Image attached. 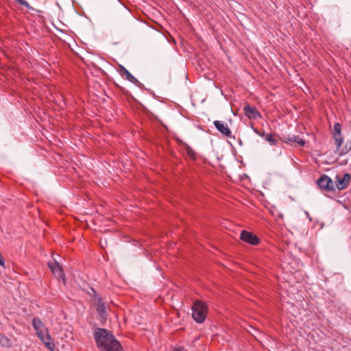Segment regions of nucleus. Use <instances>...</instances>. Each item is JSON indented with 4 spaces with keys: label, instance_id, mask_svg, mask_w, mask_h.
Segmentation results:
<instances>
[{
    "label": "nucleus",
    "instance_id": "nucleus-1",
    "mask_svg": "<svg viewBox=\"0 0 351 351\" xmlns=\"http://www.w3.org/2000/svg\"><path fill=\"white\" fill-rule=\"evenodd\" d=\"M94 337L101 351H124L119 341L106 329L97 328Z\"/></svg>",
    "mask_w": 351,
    "mask_h": 351
},
{
    "label": "nucleus",
    "instance_id": "nucleus-2",
    "mask_svg": "<svg viewBox=\"0 0 351 351\" xmlns=\"http://www.w3.org/2000/svg\"><path fill=\"white\" fill-rule=\"evenodd\" d=\"M192 317L197 323H202L205 319L208 312L206 304L200 301L195 300L192 306Z\"/></svg>",
    "mask_w": 351,
    "mask_h": 351
},
{
    "label": "nucleus",
    "instance_id": "nucleus-3",
    "mask_svg": "<svg viewBox=\"0 0 351 351\" xmlns=\"http://www.w3.org/2000/svg\"><path fill=\"white\" fill-rule=\"evenodd\" d=\"M336 186L338 190H344L349 186L351 181V176L349 173H345L342 177L337 175L335 177Z\"/></svg>",
    "mask_w": 351,
    "mask_h": 351
},
{
    "label": "nucleus",
    "instance_id": "nucleus-4",
    "mask_svg": "<svg viewBox=\"0 0 351 351\" xmlns=\"http://www.w3.org/2000/svg\"><path fill=\"white\" fill-rule=\"evenodd\" d=\"M317 184L321 189L326 191L334 190L332 180L326 175H322L317 181Z\"/></svg>",
    "mask_w": 351,
    "mask_h": 351
},
{
    "label": "nucleus",
    "instance_id": "nucleus-5",
    "mask_svg": "<svg viewBox=\"0 0 351 351\" xmlns=\"http://www.w3.org/2000/svg\"><path fill=\"white\" fill-rule=\"evenodd\" d=\"M47 265L53 274L56 276L57 278H62L64 282V274L63 272L62 268L60 267L59 263L56 261H49Z\"/></svg>",
    "mask_w": 351,
    "mask_h": 351
},
{
    "label": "nucleus",
    "instance_id": "nucleus-6",
    "mask_svg": "<svg viewBox=\"0 0 351 351\" xmlns=\"http://www.w3.org/2000/svg\"><path fill=\"white\" fill-rule=\"evenodd\" d=\"M240 239L249 244L256 245L259 243V239L255 234L246 230H243L241 233Z\"/></svg>",
    "mask_w": 351,
    "mask_h": 351
},
{
    "label": "nucleus",
    "instance_id": "nucleus-7",
    "mask_svg": "<svg viewBox=\"0 0 351 351\" xmlns=\"http://www.w3.org/2000/svg\"><path fill=\"white\" fill-rule=\"evenodd\" d=\"M214 125L215 128L226 137L232 138L233 137L232 132L229 128L227 123L221 121H215Z\"/></svg>",
    "mask_w": 351,
    "mask_h": 351
},
{
    "label": "nucleus",
    "instance_id": "nucleus-8",
    "mask_svg": "<svg viewBox=\"0 0 351 351\" xmlns=\"http://www.w3.org/2000/svg\"><path fill=\"white\" fill-rule=\"evenodd\" d=\"M97 311L101 322L104 323L107 319L108 314L106 311V305L101 298H99L97 300Z\"/></svg>",
    "mask_w": 351,
    "mask_h": 351
},
{
    "label": "nucleus",
    "instance_id": "nucleus-9",
    "mask_svg": "<svg viewBox=\"0 0 351 351\" xmlns=\"http://www.w3.org/2000/svg\"><path fill=\"white\" fill-rule=\"evenodd\" d=\"M243 110L245 116H247L249 119H256L258 117H261V114L256 110V108L250 105L245 106Z\"/></svg>",
    "mask_w": 351,
    "mask_h": 351
},
{
    "label": "nucleus",
    "instance_id": "nucleus-10",
    "mask_svg": "<svg viewBox=\"0 0 351 351\" xmlns=\"http://www.w3.org/2000/svg\"><path fill=\"white\" fill-rule=\"evenodd\" d=\"M45 346L51 351H53L55 350V344L51 339V335L49 333L43 337V339H40Z\"/></svg>",
    "mask_w": 351,
    "mask_h": 351
},
{
    "label": "nucleus",
    "instance_id": "nucleus-11",
    "mask_svg": "<svg viewBox=\"0 0 351 351\" xmlns=\"http://www.w3.org/2000/svg\"><path fill=\"white\" fill-rule=\"evenodd\" d=\"M121 69V75L125 76V78L130 81L131 82H133L136 84L138 82V80L123 66H120Z\"/></svg>",
    "mask_w": 351,
    "mask_h": 351
},
{
    "label": "nucleus",
    "instance_id": "nucleus-12",
    "mask_svg": "<svg viewBox=\"0 0 351 351\" xmlns=\"http://www.w3.org/2000/svg\"><path fill=\"white\" fill-rule=\"evenodd\" d=\"M12 342L10 339L0 333V345L3 347L9 348L12 346Z\"/></svg>",
    "mask_w": 351,
    "mask_h": 351
},
{
    "label": "nucleus",
    "instance_id": "nucleus-13",
    "mask_svg": "<svg viewBox=\"0 0 351 351\" xmlns=\"http://www.w3.org/2000/svg\"><path fill=\"white\" fill-rule=\"evenodd\" d=\"M32 326L36 330V332L46 328L44 324L41 322V320L38 318H34L33 319Z\"/></svg>",
    "mask_w": 351,
    "mask_h": 351
},
{
    "label": "nucleus",
    "instance_id": "nucleus-14",
    "mask_svg": "<svg viewBox=\"0 0 351 351\" xmlns=\"http://www.w3.org/2000/svg\"><path fill=\"white\" fill-rule=\"evenodd\" d=\"M333 137H334V139L335 141L337 149H339L341 147V146L343 142V136H342L341 134H334Z\"/></svg>",
    "mask_w": 351,
    "mask_h": 351
},
{
    "label": "nucleus",
    "instance_id": "nucleus-15",
    "mask_svg": "<svg viewBox=\"0 0 351 351\" xmlns=\"http://www.w3.org/2000/svg\"><path fill=\"white\" fill-rule=\"evenodd\" d=\"M291 142H295L301 146L304 145L305 141L297 136H293L289 139Z\"/></svg>",
    "mask_w": 351,
    "mask_h": 351
},
{
    "label": "nucleus",
    "instance_id": "nucleus-16",
    "mask_svg": "<svg viewBox=\"0 0 351 351\" xmlns=\"http://www.w3.org/2000/svg\"><path fill=\"white\" fill-rule=\"evenodd\" d=\"M265 140L269 142L271 145H276L277 140L274 138V136L271 134H264Z\"/></svg>",
    "mask_w": 351,
    "mask_h": 351
},
{
    "label": "nucleus",
    "instance_id": "nucleus-17",
    "mask_svg": "<svg viewBox=\"0 0 351 351\" xmlns=\"http://www.w3.org/2000/svg\"><path fill=\"white\" fill-rule=\"evenodd\" d=\"M38 337L40 338V339H43V337H45L47 335L49 334V331L47 328H45L43 329H41L36 332Z\"/></svg>",
    "mask_w": 351,
    "mask_h": 351
},
{
    "label": "nucleus",
    "instance_id": "nucleus-18",
    "mask_svg": "<svg viewBox=\"0 0 351 351\" xmlns=\"http://www.w3.org/2000/svg\"><path fill=\"white\" fill-rule=\"evenodd\" d=\"M335 133L334 134H341V125L338 123H335L333 127Z\"/></svg>",
    "mask_w": 351,
    "mask_h": 351
},
{
    "label": "nucleus",
    "instance_id": "nucleus-19",
    "mask_svg": "<svg viewBox=\"0 0 351 351\" xmlns=\"http://www.w3.org/2000/svg\"><path fill=\"white\" fill-rule=\"evenodd\" d=\"M19 4L25 6L26 8H29V4L25 0H15Z\"/></svg>",
    "mask_w": 351,
    "mask_h": 351
},
{
    "label": "nucleus",
    "instance_id": "nucleus-20",
    "mask_svg": "<svg viewBox=\"0 0 351 351\" xmlns=\"http://www.w3.org/2000/svg\"><path fill=\"white\" fill-rule=\"evenodd\" d=\"M187 153L189 156H191V157H194V155H195V152L191 149H188L187 150Z\"/></svg>",
    "mask_w": 351,
    "mask_h": 351
},
{
    "label": "nucleus",
    "instance_id": "nucleus-21",
    "mask_svg": "<svg viewBox=\"0 0 351 351\" xmlns=\"http://www.w3.org/2000/svg\"><path fill=\"white\" fill-rule=\"evenodd\" d=\"M184 350V348L182 346H176L173 348L174 351H182Z\"/></svg>",
    "mask_w": 351,
    "mask_h": 351
}]
</instances>
